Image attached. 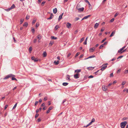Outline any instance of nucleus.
I'll return each mask as SVG.
<instances>
[{
    "label": "nucleus",
    "instance_id": "1",
    "mask_svg": "<svg viewBox=\"0 0 128 128\" xmlns=\"http://www.w3.org/2000/svg\"><path fill=\"white\" fill-rule=\"evenodd\" d=\"M127 124V122L126 121L120 123V126L122 128H124L125 126Z\"/></svg>",
    "mask_w": 128,
    "mask_h": 128
},
{
    "label": "nucleus",
    "instance_id": "2",
    "mask_svg": "<svg viewBox=\"0 0 128 128\" xmlns=\"http://www.w3.org/2000/svg\"><path fill=\"white\" fill-rule=\"evenodd\" d=\"M12 76H15L14 75H13L12 74H10L6 76L4 78V79L6 80L7 79L9 78H10Z\"/></svg>",
    "mask_w": 128,
    "mask_h": 128
},
{
    "label": "nucleus",
    "instance_id": "3",
    "mask_svg": "<svg viewBox=\"0 0 128 128\" xmlns=\"http://www.w3.org/2000/svg\"><path fill=\"white\" fill-rule=\"evenodd\" d=\"M76 8L77 10H78V12H80L83 11L84 10V8L82 7L81 8H78V6Z\"/></svg>",
    "mask_w": 128,
    "mask_h": 128
},
{
    "label": "nucleus",
    "instance_id": "4",
    "mask_svg": "<svg viewBox=\"0 0 128 128\" xmlns=\"http://www.w3.org/2000/svg\"><path fill=\"white\" fill-rule=\"evenodd\" d=\"M66 26L68 28H71L72 24L68 22H67L66 24Z\"/></svg>",
    "mask_w": 128,
    "mask_h": 128
},
{
    "label": "nucleus",
    "instance_id": "5",
    "mask_svg": "<svg viewBox=\"0 0 128 128\" xmlns=\"http://www.w3.org/2000/svg\"><path fill=\"white\" fill-rule=\"evenodd\" d=\"M80 74L79 73H77L76 74H75L74 75V78L75 79H77L79 78Z\"/></svg>",
    "mask_w": 128,
    "mask_h": 128
},
{
    "label": "nucleus",
    "instance_id": "6",
    "mask_svg": "<svg viewBox=\"0 0 128 128\" xmlns=\"http://www.w3.org/2000/svg\"><path fill=\"white\" fill-rule=\"evenodd\" d=\"M102 90L104 91H106L107 90V87L104 86L102 87Z\"/></svg>",
    "mask_w": 128,
    "mask_h": 128
},
{
    "label": "nucleus",
    "instance_id": "7",
    "mask_svg": "<svg viewBox=\"0 0 128 128\" xmlns=\"http://www.w3.org/2000/svg\"><path fill=\"white\" fill-rule=\"evenodd\" d=\"M108 64V63L104 64L102 65V67L103 68H104V69H105L107 67V65Z\"/></svg>",
    "mask_w": 128,
    "mask_h": 128
},
{
    "label": "nucleus",
    "instance_id": "8",
    "mask_svg": "<svg viewBox=\"0 0 128 128\" xmlns=\"http://www.w3.org/2000/svg\"><path fill=\"white\" fill-rule=\"evenodd\" d=\"M42 37V36L40 34H38L37 36V38L39 40H40L41 39Z\"/></svg>",
    "mask_w": 128,
    "mask_h": 128
},
{
    "label": "nucleus",
    "instance_id": "9",
    "mask_svg": "<svg viewBox=\"0 0 128 128\" xmlns=\"http://www.w3.org/2000/svg\"><path fill=\"white\" fill-rule=\"evenodd\" d=\"M95 50L94 48H92L90 49L89 50L90 52H93Z\"/></svg>",
    "mask_w": 128,
    "mask_h": 128
},
{
    "label": "nucleus",
    "instance_id": "10",
    "mask_svg": "<svg viewBox=\"0 0 128 128\" xmlns=\"http://www.w3.org/2000/svg\"><path fill=\"white\" fill-rule=\"evenodd\" d=\"M64 14V13H62V14H61L59 16V17L58 18V21H60V20H61L62 18V17L63 16V15Z\"/></svg>",
    "mask_w": 128,
    "mask_h": 128
},
{
    "label": "nucleus",
    "instance_id": "11",
    "mask_svg": "<svg viewBox=\"0 0 128 128\" xmlns=\"http://www.w3.org/2000/svg\"><path fill=\"white\" fill-rule=\"evenodd\" d=\"M50 16V18H47V20H50L53 18L54 16L53 14H51Z\"/></svg>",
    "mask_w": 128,
    "mask_h": 128
},
{
    "label": "nucleus",
    "instance_id": "12",
    "mask_svg": "<svg viewBox=\"0 0 128 128\" xmlns=\"http://www.w3.org/2000/svg\"><path fill=\"white\" fill-rule=\"evenodd\" d=\"M57 12V10L56 8H55L53 10V13L54 14H56Z\"/></svg>",
    "mask_w": 128,
    "mask_h": 128
},
{
    "label": "nucleus",
    "instance_id": "13",
    "mask_svg": "<svg viewBox=\"0 0 128 128\" xmlns=\"http://www.w3.org/2000/svg\"><path fill=\"white\" fill-rule=\"evenodd\" d=\"M94 57H95V56H94V55H92V56H89L88 58H85L84 60H86L89 59V58H94Z\"/></svg>",
    "mask_w": 128,
    "mask_h": 128
},
{
    "label": "nucleus",
    "instance_id": "14",
    "mask_svg": "<svg viewBox=\"0 0 128 128\" xmlns=\"http://www.w3.org/2000/svg\"><path fill=\"white\" fill-rule=\"evenodd\" d=\"M94 68V67H88L87 69L88 70H93Z\"/></svg>",
    "mask_w": 128,
    "mask_h": 128
},
{
    "label": "nucleus",
    "instance_id": "15",
    "mask_svg": "<svg viewBox=\"0 0 128 128\" xmlns=\"http://www.w3.org/2000/svg\"><path fill=\"white\" fill-rule=\"evenodd\" d=\"M81 70L80 69L79 70H75L74 71V72H76L77 73H78L79 72H81Z\"/></svg>",
    "mask_w": 128,
    "mask_h": 128
},
{
    "label": "nucleus",
    "instance_id": "16",
    "mask_svg": "<svg viewBox=\"0 0 128 128\" xmlns=\"http://www.w3.org/2000/svg\"><path fill=\"white\" fill-rule=\"evenodd\" d=\"M99 24L98 23H96L94 25V28H96L98 26Z\"/></svg>",
    "mask_w": 128,
    "mask_h": 128
},
{
    "label": "nucleus",
    "instance_id": "17",
    "mask_svg": "<svg viewBox=\"0 0 128 128\" xmlns=\"http://www.w3.org/2000/svg\"><path fill=\"white\" fill-rule=\"evenodd\" d=\"M43 55L44 57H46L47 56V53L46 52H44L43 53Z\"/></svg>",
    "mask_w": 128,
    "mask_h": 128
},
{
    "label": "nucleus",
    "instance_id": "18",
    "mask_svg": "<svg viewBox=\"0 0 128 128\" xmlns=\"http://www.w3.org/2000/svg\"><path fill=\"white\" fill-rule=\"evenodd\" d=\"M91 16V15H89L88 16H85L84 17V19H87L88 17H90Z\"/></svg>",
    "mask_w": 128,
    "mask_h": 128
},
{
    "label": "nucleus",
    "instance_id": "19",
    "mask_svg": "<svg viewBox=\"0 0 128 128\" xmlns=\"http://www.w3.org/2000/svg\"><path fill=\"white\" fill-rule=\"evenodd\" d=\"M15 6L14 4H13L11 7L10 8L11 10L14 8L15 7Z\"/></svg>",
    "mask_w": 128,
    "mask_h": 128
},
{
    "label": "nucleus",
    "instance_id": "20",
    "mask_svg": "<svg viewBox=\"0 0 128 128\" xmlns=\"http://www.w3.org/2000/svg\"><path fill=\"white\" fill-rule=\"evenodd\" d=\"M28 25V24L27 22H25L23 25V26H24L27 27Z\"/></svg>",
    "mask_w": 128,
    "mask_h": 128
},
{
    "label": "nucleus",
    "instance_id": "21",
    "mask_svg": "<svg viewBox=\"0 0 128 128\" xmlns=\"http://www.w3.org/2000/svg\"><path fill=\"white\" fill-rule=\"evenodd\" d=\"M54 43V42L53 41H51L49 44V45L50 46H52L53 44Z\"/></svg>",
    "mask_w": 128,
    "mask_h": 128
},
{
    "label": "nucleus",
    "instance_id": "22",
    "mask_svg": "<svg viewBox=\"0 0 128 128\" xmlns=\"http://www.w3.org/2000/svg\"><path fill=\"white\" fill-rule=\"evenodd\" d=\"M115 34V32H114V31L112 32L111 34L110 35V37H111L112 36H113L114 35V34Z\"/></svg>",
    "mask_w": 128,
    "mask_h": 128
},
{
    "label": "nucleus",
    "instance_id": "23",
    "mask_svg": "<svg viewBox=\"0 0 128 128\" xmlns=\"http://www.w3.org/2000/svg\"><path fill=\"white\" fill-rule=\"evenodd\" d=\"M51 38L52 40H56L57 39V38L55 37L54 36H52L51 37Z\"/></svg>",
    "mask_w": 128,
    "mask_h": 128
},
{
    "label": "nucleus",
    "instance_id": "24",
    "mask_svg": "<svg viewBox=\"0 0 128 128\" xmlns=\"http://www.w3.org/2000/svg\"><path fill=\"white\" fill-rule=\"evenodd\" d=\"M54 63L55 65H57L59 64V61L58 60L57 61H55L54 62Z\"/></svg>",
    "mask_w": 128,
    "mask_h": 128
},
{
    "label": "nucleus",
    "instance_id": "25",
    "mask_svg": "<svg viewBox=\"0 0 128 128\" xmlns=\"http://www.w3.org/2000/svg\"><path fill=\"white\" fill-rule=\"evenodd\" d=\"M68 84V83L67 82H64L62 83V85L64 86H66Z\"/></svg>",
    "mask_w": 128,
    "mask_h": 128
},
{
    "label": "nucleus",
    "instance_id": "26",
    "mask_svg": "<svg viewBox=\"0 0 128 128\" xmlns=\"http://www.w3.org/2000/svg\"><path fill=\"white\" fill-rule=\"evenodd\" d=\"M123 50L122 48L118 50V52L120 53V54H122V53H121V52H122Z\"/></svg>",
    "mask_w": 128,
    "mask_h": 128
},
{
    "label": "nucleus",
    "instance_id": "27",
    "mask_svg": "<svg viewBox=\"0 0 128 128\" xmlns=\"http://www.w3.org/2000/svg\"><path fill=\"white\" fill-rule=\"evenodd\" d=\"M14 76H12L11 77H12V80H16V81H17V79L16 78H15L14 77Z\"/></svg>",
    "mask_w": 128,
    "mask_h": 128
},
{
    "label": "nucleus",
    "instance_id": "28",
    "mask_svg": "<svg viewBox=\"0 0 128 128\" xmlns=\"http://www.w3.org/2000/svg\"><path fill=\"white\" fill-rule=\"evenodd\" d=\"M24 21V19L23 18H21L20 19V24H21Z\"/></svg>",
    "mask_w": 128,
    "mask_h": 128
},
{
    "label": "nucleus",
    "instance_id": "29",
    "mask_svg": "<svg viewBox=\"0 0 128 128\" xmlns=\"http://www.w3.org/2000/svg\"><path fill=\"white\" fill-rule=\"evenodd\" d=\"M84 38H82L80 40V43L82 42L84 40Z\"/></svg>",
    "mask_w": 128,
    "mask_h": 128
},
{
    "label": "nucleus",
    "instance_id": "30",
    "mask_svg": "<svg viewBox=\"0 0 128 128\" xmlns=\"http://www.w3.org/2000/svg\"><path fill=\"white\" fill-rule=\"evenodd\" d=\"M99 70L100 71L98 73V74L99 75H100L102 74V71L100 70Z\"/></svg>",
    "mask_w": 128,
    "mask_h": 128
},
{
    "label": "nucleus",
    "instance_id": "31",
    "mask_svg": "<svg viewBox=\"0 0 128 128\" xmlns=\"http://www.w3.org/2000/svg\"><path fill=\"white\" fill-rule=\"evenodd\" d=\"M30 18V16L28 15H27L26 17V19L28 20L29 18Z\"/></svg>",
    "mask_w": 128,
    "mask_h": 128
},
{
    "label": "nucleus",
    "instance_id": "32",
    "mask_svg": "<svg viewBox=\"0 0 128 128\" xmlns=\"http://www.w3.org/2000/svg\"><path fill=\"white\" fill-rule=\"evenodd\" d=\"M59 28V26H58V25H56V26H55V29L56 30L58 29V28Z\"/></svg>",
    "mask_w": 128,
    "mask_h": 128
},
{
    "label": "nucleus",
    "instance_id": "33",
    "mask_svg": "<svg viewBox=\"0 0 128 128\" xmlns=\"http://www.w3.org/2000/svg\"><path fill=\"white\" fill-rule=\"evenodd\" d=\"M29 50L30 52V53L31 52L32 50V47L30 46L29 47Z\"/></svg>",
    "mask_w": 128,
    "mask_h": 128
},
{
    "label": "nucleus",
    "instance_id": "34",
    "mask_svg": "<svg viewBox=\"0 0 128 128\" xmlns=\"http://www.w3.org/2000/svg\"><path fill=\"white\" fill-rule=\"evenodd\" d=\"M119 14V13L118 12L116 13L114 15V17H116Z\"/></svg>",
    "mask_w": 128,
    "mask_h": 128
},
{
    "label": "nucleus",
    "instance_id": "35",
    "mask_svg": "<svg viewBox=\"0 0 128 128\" xmlns=\"http://www.w3.org/2000/svg\"><path fill=\"white\" fill-rule=\"evenodd\" d=\"M11 10V9H10V8H8V9H5V10L6 11H7V12H9Z\"/></svg>",
    "mask_w": 128,
    "mask_h": 128
},
{
    "label": "nucleus",
    "instance_id": "36",
    "mask_svg": "<svg viewBox=\"0 0 128 128\" xmlns=\"http://www.w3.org/2000/svg\"><path fill=\"white\" fill-rule=\"evenodd\" d=\"M92 122H91L90 123H89L87 125V126H86V127H87L88 126L90 125Z\"/></svg>",
    "mask_w": 128,
    "mask_h": 128
},
{
    "label": "nucleus",
    "instance_id": "37",
    "mask_svg": "<svg viewBox=\"0 0 128 128\" xmlns=\"http://www.w3.org/2000/svg\"><path fill=\"white\" fill-rule=\"evenodd\" d=\"M92 122H91L90 123H89L87 125V126H86V127H87L88 126L90 125Z\"/></svg>",
    "mask_w": 128,
    "mask_h": 128
},
{
    "label": "nucleus",
    "instance_id": "38",
    "mask_svg": "<svg viewBox=\"0 0 128 128\" xmlns=\"http://www.w3.org/2000/svg\"><path fill=\"white\" fill-rule=\"evenodd\" d=\"M17 105V103H16L15 104L14 106V107L13 108H12L13 109H14L16 108V106Z\"/></svg>",
    "mask_w": 128,
    "mask_h": 128
},
{
    "label": "nucleus",
    "instance_id": "39",
    "mask_svg": "<svg viewBox=\"0 0 128 128\" xmlns=\"http://www.w3.org/2000/svg\"><path fill=\"white\" fill-rule=\"evenodd\" d=\"M80 53L79 52H77V53L76 54V56H75V57H77V56H78L79 55V54H80Z\"/></svg>",
    "mask_w": 128,
    "mask_h": 128
},
{
    "label": "nucleus",
    "instance_id": "40",
    "mask_svg": "<svg viewBox=\"0 0 128 128\" xmlns=\"http://www.w3.org/2000/svg\"><path fill=\"white\" fill-rule=\"evenodd\" d=\"M38 59L37 58H34V62H36L38 61Z\"/></svg>",
    "mask_w": 128,
    "mask_h": 128
},
{
    "label": "nucleus",
    "instance_id": "41",
    "mask_svg": "<svg viewBox=\"0 0 128 128\" xmlns=\"http://www.w3.org/2000/svg\"><path fill=\"white\" fill-rule=\"evenodd\" d=\"M128 70H125L124 71V73L125 74H127L128 73Z\"/></svg>",
    "mask_w": 128,
    "mask_h": 128
},
{
    "label": "nucleus",
    "instance_id": "42",
    "mask_svg": "<svg viewBox=\"0 0 128 128\" xmlns=\"http://www.w3.org/2000/svg\"><path fill=\"white\" fill-rule=\"evenodd\" d=\"M46 3V2L45 1H43L41 4V5L42 6H43L44 5V4Z\"/></svg>",
    "mask_w": 128,
    "mask_h": 128
},
{
    "label": "nucleus",
    "instance_id": "43",
    "mask_svg": "<svg viewBox=\"0 0 128 128\" xmlns=\"http://www.w3.org/2000/svg\"><path fill=\"white\" fill-rule=\"evenodd\" d=\"M126 82L125 81L123 82L122 83V85H124L126 83Z\"/></svg>",
    "mask_w": 128,
    "mask_h": 128
},
{
    "label": "nucleus",
    "instance_id": "44",
    "mask_svg": "<svg viewBox=\"0 0 128 128\" xmlns=\"http://www.w3.org/2000/svg\"><path fill=\"white\" fill-rule=\"evenodd\" d=\"M104 46V44H102L100 46V47L99 48L100 49H101L102 47Z\"/></svg>",
    "mask_w": 128,
    "mask_h": 128
},
{
    "label": "nucleus",
    "instance_id": "45",
    "mask_svg": "<svg viewBox=\"0 0 128 128\" xmlns=\"http://www.w3.org/2000/svg\"><path fill=\"white\" fill-rule=\"evenodd\" d=\"M128 118L126 117H124L122 119V120H126Z\"/></svg>",
    "mask_w": 128,
    "mask_h": 128
},
{
    "label": "nucleus",
    "instance_id": "46",
    "mask_svg": "<svg viewBox=\"0 0 128 128\" xmlns=\"http://www.w3.org/2000/svg\"><path fill=\"white\" fill-rule=\"evenodd\" d=\"M66 79L68 78V79L69 80H70V76L69 75H67V76H66ZM67 80H68V79H67Z\"/></svg>",
    "mask_w": 128,
    "mask_h": 128
},
{
    "label": "nucleus",
    "instance_id": "47",
    "mask_svg": "<svg viewBox=\"0 0 128 128\" xmlns=\"http://www.w3.org/2000/svg\"><path fill=\"white\" fill-rule=\"evenodd\" d=\"M47 98H48L47 97H45L44 98L43 100H44L46 101L47 100Z\"/></svg>",
    "mask_w": 128,
    "mask_h": 128
},
{
    "label": "nucleus",
    "instance_id": "48",
    "mask_svg": "<svg viewBox=\"0 0 128 128\" xmlns=\"http://www.w3.org/2000/svg\"><path fill=\"white\" fill-rule=\"evenodd\" d=\"M121 70V69L120 68L119 69L117 70V73H119Z\"/></svg>",
    "mask_w": 128,
    "mask_h": 128
},
{
    "label": "nucleus",
    "instance_id": "49",
    "mask_svg": "<svg viewBox=\"0 0 128 128\" xmlns=\"http://www.w3.org/2000/svg\"><path fill=\"white\" fill-rule=\"evenodd\" d=\"M36 22V20H33L32 23V24H34Z\"/></svg>",
    "mask_w": 128,
    "mask_h": 128
},
{
    "label": "nucleus",
    "instance_id": "50",
    "mask_svg": "<svg viewBox=\"0 0 128 128\" xmlns=\"http://www.w3.org/2000/svg\"><path fill=\"white\" fill-rule=\"evenodd\" d=\"M8 106V104L6 105L4 107V109L6 110V108H7Z\"/></svg>",
    "mask_w": 128,
    "mask_h": 128
},
{
    "label": "nucleus",
    "instance_id": "51",
    "mask_svg": "<svg viewBox=\"0 0 128 128\" xmlns=\"http://www.w3.org/2000/svg\"><path fill=\"white\" fill-rule=\"evenodd\" d=\"M66 99H64V100H63V102H62V104H64V103L65 102H66Z\"/></svg>",
    "mask_w": 128,
    "mask_h": 128
},
{
    "label": "nucleus",
    "instance_id": "52",
    "mask_svg": "<svg viewBox=\"0 0 128 128\" xmlns=\"http://www.w3.org/2000/svg\"><path fill=\"white\" fill-rule=\"evenodd\" d=\"M123 56H119L118 57V58H117V59H118L119 58H122Z\"/></svg>",
    "mask_w": 128,
    "mask_h": 128
},
{
    "label": "nucleus",
    "instance_id": "53",
    "mask_svg": "<svg viewBox=\"0 0 128 128\" xmlns=\"http://www.w3.org/2000/svg\"><path fill=\"white\" fill-rule=\"evenodd\" d=\"M106 38H105L102 41L101 43H103L104 41H105L106 40Z\"/></svg>",
    "mask_w": 128,
    "mask_h": 128
},
{
    "label": "nucleus",
    "instance_id": "54",
    "mask_svg": "<svg viewBox=\"0 0 128 128\" xmlns=\"http://www.w3.org/2000/svg\"><path fill=\"white\" fill-rule=\"evenodd\" d=\"M114 18H112L110 20V22H114Z\"/></svg>",
    "mask_w": 128,
    "mask_h": 128
},
{
    "label": "nucleus",
    "instance_id": "55",
    "mask_svg": "<svg viewBox=\"0 0 128 128\" xmlns=\"http://www.w3.org/2000/svg\"><path fill=\"white\" fill-rule=\"evenodd\" d=\"M38 101H36L35 102L34 105L35 106H36L38 104Z\"/></svg>",
    "mask_w": 128,
    "mask_h": 128
},
{
    "label": "nucleus",
    "instance_id": "56",
    "mask_svg": "<svg viewBox=\"0 0 128 128\" xmlns=\"http://www.w3.org/2000/svg\"><path fill=\"white\" fill-rule=\"evenodd\" d=\"M37 40L36 39H36H34V41H33L34 42V43H36V42Z\"/></svg>",
    "mask_w": 128,
    "mask_h": 128
},
{
    "label": "nucleus",
    "instance_id": "57",
    "mask_svg": "<svg viewBox=\"0 0 128 128\" xmlns=\"http://www.w3.org/2000/svg\"><path fill=\"white\" fill-rule=\"evenodd\" d=\"M53 107L52 106H50V108H48V110H52V109Z\"/></svg>",
    "mask_w": 128,
    "mask_h": 128
},
{
    "label": "nucleus",
    "instance_id": "58",
    "mask_svg": "<svg viewBox=\"0 0 128 128\" xmlns=\"http://www.w3.org/2000/svg\"><path fill=\"white\" fill-rule=\"evenodd\" d=\"M95 119L94 118H93L91 120V122L92 123L95 121Z\"/></svg>",
    "mask_w": 128,
    "mask_h": 128
},
{
    "label": "nucleus",
    "instance_id": "59",
    "mask_svg": "<svg viewBox=\"0 0 128 128\" xmlns=\"http://www.w3.org/2000/svg\"><path fill=\"white\" fill-rule=\"evenodd\" d=\"M38 115H39V114H38L37 113V114H36L35 115V117L36 118L38 116Z\"/></svg>",
    "mask_w": 128,
    "mask_h": 128
},
{
    "label": "nucleus",
    "instance_id": "60",
    "mask_svg": "<svg viewBox=\"0 0 128 128\" xmlns=\"http://www.w3.org/2000/svg\"><path fill=\"white\" fill-rule=\"evenodd\" d=\"M31 59H32L33 60H34V59L35 58V57L34 56H32L31 57Z\"/></svg>",
    "mask_w": 128,
    "mask_h": 128
},
{
    "label": "nucleus",
    "instance_id": "61",
    "mask_svg": "<svg viewBox=\"0 0 128 128\" xmlns=\"http://www.w3.org/2000/svg\"><path fill=\"white\" fill-rule=\"evenodd\" d=\"M85 1L86 2H88V4H90V2H89L88 1V0H85Z\"/></svg>",
    "mask_w": 128,
    "mask_h": 128
},
{
    "label": "nucleus",
    "instance_id": "62",
    "mask_svg": "<svg viewBox=\"0 0 128 128\" xmlns=\"http://www.w3.org/2000/svg\"><path fill=\"white\" fill-rule=\"evenodd\" d=\"M93 77H94L93 76L91 75V76H88V78H93Z\"/></svg>",
    "mask_w": 128,
    "mask_h": 128
},
{
    "label": "nucleus",
    "instance_id": "63",
    "mask_svg": "<svg viewBox=\"0 0 128 128\" xmlns=\"http://www.w3.org/2000/svg\"><path fill=\"white\" fill-rule=\"evenodd\" d=\"M108 43V42H104V44H104V45H106Z\"/></svg>",
    "mask_w": 128,
    "mask_h": 128
},
{
    "label": "nucleus",
    "instance_id": "64",
    "mask_svg": "<svg viewBox=\"0 0 128 128\" xmlns=\"http://www.w3.org/2000/svg\"><path fill=\"white\" fill-rule=\"evenodd\" d=\"M79 19V18H75V20L77 21Z\"/></svg>",
    "mask_w": 128,
    "mask_h": 128
}]
</instances>
